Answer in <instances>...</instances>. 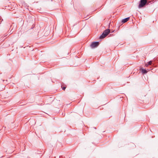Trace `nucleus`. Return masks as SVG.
<instances>
[{"label": "nucleus", "instance_id": "obj_1", "mask_svg": "<svg viewBox=\"0 0 158 158\" xmlns=\"http://www.w3.org/2000/svg\"><path fill=\"white\" fill-rule=\"evenodd\" d=\"M110 32V30L107 29L105 30L102 35L100 36V39H102L105 38Z\"/></svg>", "mask_w": 158, "mask_h": 158}, {"label": "nucleus", "instance_id": "obj_2", "mask_svg": "<svg viewBox=\"0 0 158 158\" xmlns=\"http://www.w3.org/2000/svg\"><path fill=\"white\" fill-rule=\"evenodd\" d=\"M148 4L147 0H140L139 5V8L143 7L145 5H148Z\"/></svg>", "mask_w": 158, "mask_h": 158}, {"label": "nucleus", "instance_id": "obj_3", "mask_svg": "<svg viewBox=\"0 0 158 158\" xmlns=\"http://www.w3.org/2000/svg\"><path fill=\"white\" fill-rule=\"evenodd\" d=\"M99 44V42H94L91 43L90 46L91 48H93L97 47Z\"/></svg>", "mask_w": 158, "mask_h": 158}, {"label": "nucleus", "instance_id": "obj_4", "mask_svg": "<svg viewBox=\"0 0 158 158\" xmlns=\"http://www.w3.org/2000/svg\"><path fill=\"white\" fill-rule=\"evenodd\" d=\"M130 17H127L124 19L122 20V22L123 23H124L128 21Z\"/></svg>", "mask_w": 158, "mask_h": 158}, {"label": "nucleus", "instance_id": "obj_5", "mask_svg": "<svg viewBox=\"0 0 158 158\" xmlns=\"http://www.w3.org/2000/svg\"><path fill=\"white\" fill-rule=\"evenodd\" d=\"M140 70H141L143 74H146L148 72L147 71L146 69H143L142 68H141L140 69Z\"/></svg>", "mask_w": 158, "mask_h": 158}, {"label": "nucleus", "instance_id": "obj_6", "mask_svg": "<svg viewBox=\"0 0 158 158\" xmlns=\"http://www.w3.org/2000/svg\"><path fill=\"white\" fill-rule=\"evenodd\" d=\"M152 63V61H150L149 62H148L147 63L149 65H151Z\"/></svg>", "mask_w": 158, "mask_h": 158}, {"label": "nucleus", "instance_id": "obj_7", "mask_svg": "<svg viewBox=\"0 0 158 158\" xmlns=\"http://www.w3.org/2000/svg\"><path fill=\"white\" fill-rule=\"evenodd\" d=\"M62 89L63 90H65V89H66V87H62Z\"/></svg>", "mask_w": 158, "mask_h": 158}, {"label": "nucleus", "instance_id": "obj_8", "mask_svg": "<svg viewBox=\"0 0 158 158\" xmlns=\"http://www.w3.org/2000/svg\"><path fill=\"white\" fill-rule=\"evenodd\" d=\"M149 65L148 64H145V66L146 67H147Z\"/></svg>", "mask_w": 158, "mask_h": 158}]
</instances>
